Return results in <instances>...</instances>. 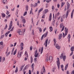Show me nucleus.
Wrapping results in <instances>:
<instances>
[{
  "mask_svg": "<svg viewBox=\"0 0 74 74\" xmlns=\"http://www.w3.org/2000/svg\"><path fill=\"white\" fill-rule=\"evenodd\" d=\"M64 54L63 53H62L61 54V56L60 57V59H62L63 58V60L64 62L65 61V60H66V56H64Z\"/></svg>",
  "mask_w": 74,
  "mask_h": 74,
  "instance_id": "f257e3e1",
  "label": "nucleus"
},
{
  "mask_svg": "<svg viewBox=\"0 0 74 74\" xmlns=\"http://www.w3.org/2000/svg\"><path fill=\"white\" fill-rule=\"evenodd\" d=\"M57 60H58L57 61V64L58 68L59 70V69H60V60L59 58H57Z\"/></svg>",
  "mask_w": 74,
  "mask_h": 74,
  "instance_id": "f03ea898",
  "label": "nucleus"
},
{
  "mask_svg": "<svg viewBox=\"0 0 74 74\" xmlns=\"http://www.w3.org/2000/svg\"><path fill=\"white\" fill-rule=\"evenodd\" d=\"M69 12H70V11H67L66 12V14H64L63 15V16L64 19L65 18H67V16H68V15H69Z\"/></svg>",
  "mask_w": 74,
  "mask_h": 74,
  "instance_id": "7ed1b4c3",
  "label": "nucleus"
},
{
  "mask_svg": "<svg viewBox=\"0 0 74 74\" xmlns=\"http://www.w3.org/2000/svg\"><path fill=\"white\" fill-rule=\"evenodd\" d=\"M23 52L21 51V50H20L18 53L17 55V57L18 58H21V56H22V54Z\"/></svg>",
  "mask_w": 74,
  "mask_h": 74,
  "instance_id": "20e7f679",
  "label": "nucleus"
},
{
  "mask_svg": "<svg viewBox=\"0 0 74 74\" xmlns=\"http://www.w3.org/2000/svg\"><path fill=\"white\" fill-rule=\"evenodd\" d=\"M21 20L22 22L24 24L26 23V20H25V18L23 16H21Z\"/></svg>",
  "mask_w": 74,
  "mask_h": 74,
  "instance_id": "39448f33",
  "label": "nucleus"
},
{
  "mask_svg": "<svg viewBox=\"0 0 74 74\" xmlns=\"http://www.w3.org/2000/svg\"><path fill=\"white\" fill-rule=\"evenodd\" d=\"M12 26V21H11L10 22V23L9 27V28L8 29L9 30H10L11 29Z\"/></svg>",
  "mask_w": 74,
  "mask_h": 74,
  "instance_id": "423d86ee",
  "label": "nucleus"
},
{
  "mask_svg": "<svg viewBox=\"0 0 74 74\" xmlns=\"http://www.w3.org/2000/svg\"><path fill=\"white\" fill-rule=\"evenodd\" d=\"M65 36H66V35H67V34L68 33V29H67V27H65Z\"/></svg>",
  "mask_w": 74,
  "mask_h": 74,
  "instance_id": "0eeeda50",
  "label": "nucleus"
},
{
  "mask_svg": "<svg viewBox=\"0 0 74 74\" xmlns=\"http://www.w3.org/2000/svg\"><path fill=\"white\" fill-rule=\"evenodd\" d=\"M48 39H46L44 44V45H45L46 47H47V43L48 42Z\"/></svg>",
  "mask_w": 74,
  "mask_h": 74,
  "instance_id": "6e6552de",
  "label": "nucleus"
},
{
  "mask_svg": "<svg viewBox=\"0 0 74 74\" xmlns=\"http://www.w3.org/2000/svg\"><path fill=\"white\" fill-rule=\"evenodd\" d=\"M67 38L68 39V42H70V38H71V36L70 35V34H68Z\"/></svg>",
  "mask_w": 74,
  "mask_h": 74,
  "instance_id": "1a4fd4ad",
  "label": "nucleus"
},
{
  "mask_svg": "<svg viewBox=\"0 0 74 74\" xmlns=\"http://www.w3.org/2000/svg\"><path fill=\"white\" fill-rule=\"evenodd\" d=\"M56 48H57V49H59L60 48V46H59V45L58 44H56Z\"/></svg>",
  "mask_w": 74,
  "mask_h": 74,
  "instance_id": "9d476101",
  "label": "nucleus"
},
{
  "mask_svg": "<svg viewBox=\"0 0 74 74\" xmlns=\"http://www.w3.org/2000/svg\"><path fill=\"white\" fill-rule=\"evenodd\" d=\"M49 60L50 62H52L53 60V58L52 56L49 57Z\"/></svg>",
  "mask_w": 74,
  "mask_h": 74,
  "instance_id": "9b49d317",
  "label": "nucleus"
},
{
  "mask_svg": "<svg viewBox=\"0 0 74 74\" xmlns=\"http://www.w3.org/2000/svg\"><path fill=\"white\" fill-rule=\"evenodd\" d=\"M62 38V34H60V35H59V37L58 38V39H59V40H60Z\"/></svg>",
  "mask_w": 74,
  "mask_h": 74,
  "instance_id": "f8f14e48",
  "label": "nucleus"
},
{
  "mask_svg": "<svg viewBox=\"0 0 74 74\" xmlns=\"http://www.w3.org/2000/svg\"><path fill=\"white\" fill-rule=\"evenodd\" d=\"M34 56L35 58H38L40 57V55H38V53H37V54H35Z\"/></svg>",
  "mask_w": 74,
  "mask_h": 74,
  "instance_id": "ddd939ff",
  "label": "nucleus"
},
{
  "mask_svg": "<svg viewBox=\"0 0 74 74\" xmlns=\"http://www.w3.org/2000/svg\"><path fill=\"white\" fill-rule=\"evenodd\" d=\"M42 70H43V73H45V69L44 66H43Z\"/></svg>",
  "mask_w": 74,
  "mask_h": 74,
  "instance_id": "4468645a",
  "label": "nucleus"
},
{
  "mask_svg": "<svg viewBox=\"0 0 74 74\" xmlns=\"http://www.w3.org/2000/svg\"><path fill=\"white\" fill-rule=\"evenodd\" d=\"M74 9H73V11L71 12V18L72 19H73V13H74Z\"/></svg>",
  "mask_w": 74,
  "mask_h": 74,
  "instance_id": "2eb2a0df",
  "label": "nucleus"
},
{
  "mask_svg": "<svg viewBox=\"0 0 74 74\" xmlns=\"http://www.w3.org/2000/svg\"><path fill=\"white\" fill-rule=\"evenodd\" d=\"M48 12V10L46 9L45 10V11L44 12V14H47V12Z\"/></svg>",
  "mask_w": 74,
  "mask_h": 74,
  "instance_id": "dca6fc26",
  "label": "nucleus"
},
{
  "mask_svg": "<svg viewBox=\"0 0 74 74\" xmlns=\"http://www.w3.org/2000/svg\"><path fill=\"white\" fill-rule=\"evenodd\" d=\"M28 65H26L25 67L23 69V71H25L26 69H27V67Z\"/></svg>",
  "mask_w": 74,
  "mask_h": 74,
  "instance_id": "f3484780",
  "label": "nucleus"
},
{
  "mask_svg": "<svg viewBox=\"0 0 74 74\" xmlns=\"http://www.w3.org/2000/svg\"><path fill=\"white\" fill-rule=\"evenodd\" d=\"M52 19V14L50 13L49 15V21H51Z\"/></svg>",
  "mask_w": 74,
  "mask_h": 74,
  "instance_id": "a211bd4d",
  "label": "nucleus"
},
{
  "mask_svg": "<svg viewBox=\"0 0 74 74\" xmlns=\"http://www.w3.org/2000/svg\"><path fill=\"white\" fill-rule=\"evenodd\" d=\"M1 15L2 16V18H5V14L4 13H2Z\"/></svg>",
  "mask_w": 74,
  "mask_h": 74,
  "instance_id": "6ab92c4d",
  "label": "nucleus"
},
{
  "mask_svg": "<svg viewBox=\"0 0 74 74\" xmlns=\"http://www.w3.org/2000/svg\"><path fill=\"white\" fill-rule=\"evenodd\" d=\"M34 64L33 63L32 65V68L33 70H34Z\"/></svg>",
  "mask_w": 74,
  "mask_h": 74,
  "instance_id": "aec40b11",
  "label": "nucleus"
},
{
  "mask_svg": "<svg viewBox=\"0 0 74 74\" xmlns=\"http://www.w3.org/2000/svg\"><path fill=\"white\" fill-rule=\"evenodd\" d=\"M74 46L72 47L71 48V50L72 52L74 51Z\"/></svg>",
  "mask_w": 74,
  "mask_h": 74,
  "instance_id": "412c9836",
  "label": "nucleus"
},
{
  "mask_svg": "<svg viewBox=\"0 0 74 74\" xmlns=\"http://www.w3.org/2000/svg\"><path fill=\"white\" fill-rule=\"evenodd\" d=\"M68 64H67L66 65L64 69L65 70H67V67H68Z\"/></svg>",
  "mask_w": 74,
  "mask_h": 74,
  "instance_id": "4be33fe9",
  "label": "nucleus"
},
{
  "mask_svg": "<svg viewBox=\"0 0 74 74\" xmlns=\"http://www.w3.org/2000/svg\"><path fill=\"white\" fill-rule=\"evenodd\" d=\"M33 57H32V56H31V63H32V62H33Z\"/></svg>",
  "mask_w": 74,
  "mask_h": 74,
  "instance_id": "5701e85b",
  "label": "nucleus"
},
{
  "mask_svg": "<svg viewBox=\"0 0 74 74\" xmlns=\"http://www.w3.org/2000/svg\"><path fill=\"white\" fill-rule=\"evenodd\" d=\"M25 55L26 56V57L28 58V54H27V51H25Z\"/></svg>",
  "mask_w": 74,
  "mask_h": 74,
  "instance_id": "b1692460",
  "label": "nucleus"
},
{
  "mask_svg": "<svg viewBox=\"0 0 74 74\" xmlns=\"http://www.w3.org/2000/svg\"><path fill=\"white\" fill-rule=\"evenodd\" d=\"M24 67V66H22L20 68V71H21L23 69V68Z\"/></svg>",
  "mask_w": 74,
  "mask_h": 74,
  "instance_id": "393cba45",
  "label": "nucleus"
},
{
  "mask_svg": "<svg viewBox=\"0 0 74 74\" xmlns=\"http://www.w3.org/2000/svg\"><path fill=\"white\" fill-rule=\"evenodd\" d=\"M53 41H54V45H55V44L56 43V39L54 38Z\"/></svg>",
  "mask_w": 74,
  "mask_h": 74,
  "instance_id": "a878e982",
  "label": "nucleus"
},
{
  "mask_svg": "<svg viewBox=\"0 0 74 74\" xmlns=\"http://www.w3.org/2000/svg\"><path fill=\"white\" fill-rule=\"evenodd\" d=\"M42 10H43V8H42L39 10L38 13H40V12L41 11H42Z\"/></svg>",
  "mask_w": 74,
  "mask_h": 74,
  "instance_id": "bb28decb",
  "label": "nucleus"
},
{
  "mask_svg": "<svg viewBox=\"0 0 74 74\" xmlns=\"http://www.w3.org/2000/svg\"><path fill=\"white\" fill-rule=\"evenodd\" d=\"M65 3L64 2H62V3L61 7H62L63 5H64Z\"/></svg>",
  "mask_w": 74,
  "mask_h": 74,
  "instance_id": "cd10ccee",
  "label": "nucleus"
},
{
  "mask_svg": "<svg viewBox=\"0 0 74 74\" xmlns=\"http://www.w3.org/2000/svg\"><path fill=\"white\" fill-rule=\"evenodd\" d=\"M45 60L46 62H48V56H46Z\"/></svg>",
  "mask_w": 74,
  "mask_h": 74,
  "instance_id": "c85d7f7f",
  "label": "nucleus"
},
{
  "mask_svg": "<svg viewBox=\"0 0 74 74\" xmlns=\"http://www.w3.org/2000/svg\"><path fill=\"white\" fill-rule=\"evenodd\" d=\"M16 70L15 71V73H16L18 71V67H16Z\"/></svg>",
  "mask_w": 74,
  "mask_h": 74,
  "instance_id": "c756f323",
  "label": "nucleus"
},
{
  "mask_svg": "<svg viewBox=\"0 0 74 74\" xmlns=\"http://www.w3.org/2000/svg\"><path fill=\"white\" fill-rule=\"evenodd\" d=\"M16 50H17V49H16L14 51V53H13L14 55H15V54H16Z\"/></svg>",
  "mask_w": 74,
  "mask_h": 74,
  "instance_id": "7c9ffc66",
  "label": "nucleus"
},
{
  "mask_svg": "<svg viewBox=\"0 0 74 74\" xmlns=\"http://www.w3.org/2000/svg\"><path fill=\"white\" fill-rule=\"evenodd\" d=\"M70 5H67V10H69V9L70 8Z\"/></svg>",
  "mask_w": 74,
  "mask_h": 74,
  "instance_id": "2f4dec72",
  "label": "nucleus"
},
{
  "mask_svg": "<svg viewBox=\"0 0 74 74\" xmlns=\"http://www.w3.org/2000/svg\"><path fill=\"white\" fill-rule=\"evenodd\" d=\"M43 47H42L41 48V53L40 54H41L42 53V52L43 51Z\"/></svg>",
  "mask_w": 74,
  "mask_h": 74,
  "instance_id": "473e14b6",
  "label": "nucleus"
},
{
  "mask_svg": "<svg viewBox=\"0 0 74 74\" xmlns=\"http://www.w3.org/2000/svg\"><path fill=\"white\" fill-rule=\"evenodd\" d=\"M2 2L3 3L5 4V3L7 2V0H3Z\"/></svg>",
  "mask_w": 74,
  "mask_h": 74,
  "instance_id": "72a5a7b5",
  "label": "nucleus"
},
{
  "mask_svg": "<svg viewBox=\"0 0 74 74\" xmlns=\"http://www.w3.org/2000/svg\"><path fill=\"white\" fill-rule=\"evenodd\" d=\"M64 26H63V23H61L60 24V26L61 28H62V27L63 26V27Z\"/></svg>",
  "mask_w": 74,
  "mask_h": 74,
  "instance_id": "f704fd0d",
  "label": "nucleus"
},
{
  "mask_svg": "<svg viewBox=\"0 0 74 74\" xmlns=\"http://www.w3.org/2000/svg\"><path fill=\"white\" fill-rule=\"evenodd\" d=\"M66 34H64V33H63V38H64V37L66 36Z\"/></svg>",
  "mask_w": 74,
  "mask_h": 74,
  "instance_id": "c9c22d12",
  "label": "nucleus"
},
{
  "mask_svg": "<svg viewBox=\"0 0 74 74\" xmlns=\"http://www.w3.org/2000/svg\"><path fill=\"white\" fill-rule=\"evenodd\" d=\"M55 69H56V68H55V67H54L53 68L52 71L53 72H54V71L55 70Z\"/></svg>",
  "mask_w": 74,
  "mask_h": 74,
  "instance_id": "e433bc0d",
  "label": "nucleus"
},
{
  "mask_svg": "<svg viewBox=\"0 0 74 74\" xmlns=\"http://www.w3.org/2000/svg\"><path fill=\"white\" fill-rule=\"evenodd\" d=\"M59 14H60L59 12H58V13L57 14H56V15L55 16V18H56V16H59Z\"/></svg>",
  "mask_w": 74,
  "mask_h": 74,
  "instance_id": "4c0bfd02",
  "label": "nucleus"
},
{
  "mask_svg": "<svg viewBox=\"0 0 74 74\" xmlns=\"http://www.w3.org/2000/svg\"><path fill=\"white\" fill-rule=\"evenodd\" d=\"M27 14V12H25L23 14V16H25V15H26Z\"/></svg>",
  "mask_w": 74,
  "mask_h": 74,
  "instance_id": "58836bf2",
  "label": "nucleus"
},
{
  "mask_svg": "<svg viewBox=\"0 0 74 74\" xmlns=\"http://www.w3.org/2000/svg\"><path fill=\"white\" fill-rule=\"evenodd\" d=\"M50 30H51V32H52V30H53V29L52 28V27H50Z\"/></svg>",
  "mask_w": 74,
  "mask_h": 74,
  "instance_id": "ea45409f",
  "label": "nucleus"
},
{
  "mask_svg": "<svg viewBox=\"0 0 74 74\" xmlns=\"http://www.w3.org/2000/svg\"><path fill=\"white\" fill-rule=\"evenodd\" d=\"M26 10L27 11L28 10V8H29V7H28V5H27V6L26 7Z\"/></svg>",
  "mask_w": 74,
  "mask_h": 74,
  "instance_id": "a19ab883",
  "label": "nucleus"
},
{
  "mask_svg": "<svg viewBox=\"0 0 74 74\" xmlns=\"http://www.w3.org/2000/svg\"><path fill=\"white\" fill-rule=\"evenodd\" d=\"M63 21V17H62L61 18V22H62Z\"/></svg>",
  "mask_w": 74,
  "mask_h": 74,
  "instance_id": "79ce46f5",
  "label": "nucleus"
},
{
  "mask_svg": "<svg viewBox=\"0 0 74 74\" xmlns=\"http://www.w3.org/2000/svg\"><path fill=\"white\" fill-rule=\"evenodd\" d=\"M45 15L44 14V15L42 16V18L43 19H44V18H45Z\"/></svg>",
  "mask_w": 74,
  "mask_h": 74,
  "instance_id": "37998d69",
  "label": "nucleus"
},
{
  "mask_svg": "<svg viewBox=\"0 0 74 74\" xmlns=\"http://www.w3.org/2000/svg\"><path fill=\"white\" fill-rule=\"evenodd\" d=\"M34 30H32V35H34Z\"/></svg>",
  "mask_w": 74,
  "mask_h": 74,
  "instance_id": "c03bdc74",
  "label": "nucleus"
},
{
  "mask_svg": "<svg viewBox=\"0 0 74 74\" xmlns=\"http://www.w3.org/2000/svg\"><path fill=\"white\" fill-rule=\"evenodd\" d=\"M64 26H63L61 30V32H62V31H63V30H64Z\"/></svg>",
  "mask_w": 74,
  "mask_h": 74,
  "instance_id": "a18cd8bd",
  "label": "nucleus"
},
{
  "mask_svg": "<svg viewBox=\"0 0 74 74\" xmlns=\"http://www.w3.org/2000/svg\"><path fill=\"white\" fill-rule=\"evenodd\" d=\"M0 44L1 45H2L3 44V41L1 42Z\"/></svg>",
  "mask_w": 74,
  "mask_h": 74,
  "instance_id": "49530a36",
  "label": "nucleus"
},
{
  "mask_svg": "<svg viewBox=\"0 0 74 74\" xmlns=\"http://www.w3.org/2000/svg\"><path fill=\"white\" fill-rule=\"evenodd\" d=\"M23 43H21V47H23Z\"/></svg>",
  "mask_w": 74,
  "mask_h": 74,
  "instance_id": "de8ad7c7",
  "label": "nucleus"
},
{
  "mask_svg": "<svg viewBox=\"0 0 74 74\" xmlns=\"http://www.w3.org/2000/svg\"><path fill=\"white\" fill-rule=\"evenodd\" d=\"M8 47L7 49L6 50V54H7V52H8Z\"/></svg>",
  "mask_w": 74,
  "mask_h": 74,
  "instance_id": "09e8293b",
  "label": "nucleus"
},
{
  "mask_svg": "<svg viewBox=\"0 0 74 74\" xmlns=\"http://www.w3.org/2000/svg\"><path fill=\"white\" fill-rule=\"evenodd\" d=\"M43 37H44V35H43L41 38V40H42V39H43Z\"/></svg>",
  "mask_w": 74,
  "mask_h": 74,
  "instance_id": "8fccbe9b",
  "label": "nucleus"
},
{
  "mask_svg": "<svg viewBox=\"0 0 74 74\" xmlns=\"http://www.w3.org/2000/svg\"><path fill=\"white\" fill-rule=\"evenodd\" d=\"M7 25H6L5 26V28H4L5 30V29H7Z\"/></svg>",
  "mask_w": 74,
  "mask_h": 74,
  "instance_id": "3c124183",
  "label": "nucleus"
},
{
  "mask_svg": "<svg viewBox=\"0 0 74 74\" xmlns=\"http://www.w3.org/2000/svg\"><path fill=\"white\" fill-rule=\"evenodd\" d=\"M32 73H31V70H29V74H31Z\"/></svg>",
  "mask_w": 74,
  "mask_h": 74,
  "instance_id": "603ef678",
  "label": "nucleus"
},
{
  "mask_svg": "<svg viewBox=\"0 0 74 74\" xmlns=\"http://www.w3.org/2000/svg\"><path fill=\"white\" fill-rule=\"evenodd\" d=\"M8 34L7 32L5 34V36L6 37H7L8 36Z\"/></svg>",
  "mask_w": 74,
  "mask_h": 74,
  "instance_id": "864d4df0",
  "label": "nucleus"
},
{
  "mask_svg": "<svg viewBox=\"0 0 74 74\" xmlns=\"http://www.w3.org/2000/svg\"><path fill=\"white\" fill-rule=\"evenodd\" d=\"M38 51L37 49H36L35 51V54H37V53Z\"/></svg>",
  "mask_w": 74,
  "mask_h": 74,
  "instance_id": "5fc2aeb1",
  "label": "nucleus"
},
{
  "mask_svg": "<svg viewBox=\"0 0 74 74\" xmlns=\"http://www.w3.org/2000/svg\"><path fill=\"white\" fill-rule=\"evenodd\" d=\"M21 32V29H19L17 31V33H20Z\"/></svg>",
  "mask_w": 74,
  "mask_h": 74,
  "instance_id": "6e6d98bb",
  "label": "nucleus"
},
{
  "mask_svg": "<svg viewBox=\"0 0 74 74\" xmlns=\"http://www.w3.org/2000/svg\"><path fill=\"white\" fill-rule=\"evenodd\" d=\"M67 5H70V3H69L68 2H67Z\"/></svg>",
  "mask_w": 74,
  "mask_h": 74,
  "instance_id": "4d7b16f0",
  "label": "nucleus"
},
{
  "mask_svg": "<svg viewBox=\"0 0 74 74\" xmlns=\"http://www.w3.org/2000/svg\"><path fill=\"white\" fill-rule=\"evenodd\" d=\"M30 51H32V49H33V47H32V46H31L30 47Z\"/></svg>",
  "mask_w": 74,
  "mask_h": 74,
  "instance_id": "13d9d810",
  "label": "nucleus"
},
{
  "mask_svg": "<svg viewBox=\"0 0 74 74\" xmlns=\"http://www.w3.org/2000/svg\"><path fill=\"white\" fill-rule=\"evenodd\" d=\"M2 58V57L1 56H0V63L1 62V59Z\"/></svg>",
  "mask_w": 74,
  "mask_h": 74,
  "instance_id": "bf43d9fd",
  "label": "nucleus"
},
{
  "mask_svg": "<svg viewBox=\"0 0 74 74\" xmlns=\"http://www.w3.org/2000/svg\"><path fill=\"white\" fill-rule=\"evenodd\" d=\"M37 3H36L35 4V7H36V6H37Z\"/></svg>",
  "mask_w": 74,
  "mask_h": 74,
  "instance_id": "052dcab7",
  "label": "nucleus"
},
{
  "mask_svg": "<svg viewBox=\"0 0 74 74\" xmlns=\"http://www.w3.org/2000/svg\"><path fill=\"white\" fill-rule=\"evenodd\" d=\"M4 37V35H2L1 36V38H3Z\"/></svg>",
  "mask_w": 74,
  "mask_h": 74,
  "instance_id": "680f3d73",
  "label": "nucleus"
},
{
  "mask_svg": "<svg viewBox=\"0 0 74 74\" xmlns=\"http://www.w3.org/2000/svg\"><path fill=\"white\" fill-rule=\"evenodd\" d=\"M9 14H10V13L9 12L7 11L6 13V14L7 15H9Z\"/></svg>",
  "mask_w": 74,
  "mask_h": 74,
  "instance_id": "e2e57ef3",
  "label": "nucleus"
},
{
  "mask_svg": "<svg viewBox=\"0 0 74 74\" xmlns=\"http://www.w3.org/2000/svg\"><path fill=\"white\" fill-rule=\"evenodd\" d=\"M60 7V5H59V4H58L57 5V7H58V8H59Z\"/></svg>",
  "mask_w": 74,
  "mask_h": 74,
  "instance_id": "0e129e2a",
  "label": "nucleus"
},
{
  "mask_svg": "<svg viewBox=\"0 0 74 74\" xmlns=\"http://www.w3.org/2000/svg\"><path fill=\"white\" fill-rule=\"evenodd\" d=\"M2 60L3 61H4V60H5V58L3 57L2 58Z\"/></svg>",
  "mask_w": 74,
  "mask_h": 74,
  "instance_id": "69168bd1",
  "label": "nucleus"
},
{
  "mask_svg": "<svg viewBox=\"0 0 74 74\" xmlns=\"http://www.w3.org/2000/svg\"><path fill=\"white\" fill-rule=\"evenodd\" d=\"M23 71V74H26V71Z\"/></svg>",
  "mask_w": 74,
  "mask_h": 74,
  "instance_id": "338daca9",
  "label": "nucleus"
},
{
  "mask_svg": "<svg viewBox=\"0 0 74 74\" xmlns=\"http://www.w3.org/2000/svg\"><path fill=\"white\" fill-rule=\"evenodd\" d=\"M17 24L18 26H19V21H17Z\"/></svg>",
  "mask_w": 74,
  "mask_h": 74,
  "instance_id": "774afa93",
  "label": "nucleus"
}]
</instances>
